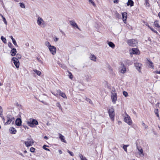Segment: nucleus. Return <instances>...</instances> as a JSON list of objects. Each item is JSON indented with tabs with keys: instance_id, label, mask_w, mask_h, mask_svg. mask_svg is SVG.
<instances>
[{
	"instance_id": "f257e3e1",
	"label": "nucleus",
	"mask_w": 160,
	"mask_h": 160,
	"mask_svg": "<svg viewBox=\"0 0 160 160\" xmlns=\"http://www.w3.org/2000/svg\"><path fill=\"white\" fill-rule=\"evenodd\" d=\"M27 124L31 128H34L36 125L38 124V121L36 119L30 118L27 122Z\"/></svg>"
},
{
	"instance_id": "f03ea898",
	"label": "nucleus",
	"mask_w": 160,
	"mask_h": 160,
	"mask_svg": "<svg viewBox=\"0 0 160 160\" xmlns=\"http://www.w3.org/2000/svg\"><path fill=\"white\" fill-rule=\"evenodd\" d=\"M111 98L112 102L115 104L117 100V94L115 88L111 92Z\"/></svg>"
},
{
	"instance_id": "7ed1b4c3",
	"label": "nucleus",
	"mask_w": 160,
	"mask_h": 160,
	"mask_svg": "<svg viewBox=\"0 0 160 160\" xmlns=\"http://www.w3.org/2000/svg\"><path fill=\"white\" fill-rule=\"evenodd\" d=\"M6 119L7 121L5 123V125L9 124L12 122V124L14 123L15 118L11 115L8 114L6 116Z\"/></svg>"
},
{
	"instance_id": "20e7f679",
	"label": "nucleus",
	"mask_w": 160,
	"mask_h": 160,
	"mask_svg": "<svg viewBox=\"0 0 160 160\" xmlns=\"http://www.w3.org/2000/svg\"><path fill=\"white\" fill-rule=\"evenodd\" d=\"M127 43L129 46L131 47L136 46L138 43L137 40L134 39L128 40Z\"/></svg>"
},
{
	"instance_id": "39448f33",
	"label": "nucleus",
	"mask_w": 160,
	"mask_h": 160,
	"mask_svg": "<svg viewBox=\"0 0 160 160\" xmlns=\"http://www.w3.org/2000/svg\"><path fill=\"white\" fill-rule=\"evenodd\" d=\"M37 22L38 25L42 28H44L46 26L45 22L40 17L38 18Z\"/></svg>"
},
{
	"instance_id": "423d86ee",
	"label": "nucleus",
	"mask_w": 160,
	"mask_h": 160,
	"mask_svg": "<svg viewBox=\"0 0 160 160\" xmlns=\"http://www.w3.org/2000/svg\"><path fill=\"white\" fill-rule=\"evenodd\" d=\"M27 141L24 142L25 144L27 147L32 146L34 143V141L31 137L27 138Z\"/></svg>"
},
{
	"instance_id": "0eeeda50",
	"label": "nucleus",
	"mask_w": 160,
	"mask_h": 160,
	"mask_svg": "<svg viewBox=\"0 0 160 160\" xmlns=\"http://www.w3.org/2000/svg\"><path fill=\"white\" fill-rule=\"evenodd\" d=\"M108 113L111 119L112 120L114 119L115 116L114 109L113 108H111L108 110Z\"/></svg>"
},
{
	"instance_id": "6e6552de",
	"label": "nucleus",
	"mask_w": 160,
	"mask_h": 160,
	"mask_svg": "<svg viewBox=\"0 0 160 160\" xmlns=\"http://www.w3.org/2000/svg\"><path fill=\"white\" fill-rule=\"evenodd\" d=\"M125 114L126 115L127 117H125L124 119V121L127 123L129 125H131L132 123V120L131 119L130 117V116L128 115L126 112H125Z\"/></svg>"
},
{
	"instance_id": "1a4fd4ad",
	"label": "nucleus",
	"mask_w": 160,
	"mask_h": 160,
	"mask_svg": "<svg viewBox=\"0 0 160 160\" xmlns=\"http://www.w3.org/2000/svg\"><path fill=\"white\" fill-rule=\"evenodd\" d=\"M12 60L13 61V62L16 68H18L20 65V63L19 60H16L15 57H13L12 59Z\"/></svg>"
},
{
	"instance_id": "9d476101",
	"label": "nucleus",
	"mask_w": 160,
	"mask_h": 160,
	"mask_svg": "<svg viewBox=\"0 0 160 160\" xmlns=\"http://www.w3.org/2000/svg\"><path fill=\"white\" fill-rule=\"evenodd\" d=\"M48 49L52 54L54 55L56 54V48L55 46H52L49 48Z\"/></svg>"
},
{
	"instance_id": "9b49d317",
	"label": "nucleus",
	"mask_w": 160,
	"mask_h": 160,
	"mask_svg": "<svg viewBox=\"0 0 160 160\" xmlns=\"http://www.w3.org/2000/svg\"><path fill=\"white\" fill-rule=\"evenodd\" d=\"M142 64L139 63H135L134 66L136 69L139 72H141V66Z\"/></svg>"
},
{
	"instance_id": "f8f14e48",
	"label": "nucleus",
	"mask_w": 160,
	"mask_h": 160,
	"mask_svg": "<svg viewBox=\"0 0 160 160\" xmlns=\"http://www.w3.org/2000/svg\"><path fill=\"white\" fill-rule=\"evenodd\" d=\"M69 23L70 25L72 26L73 27L76 28L80 30V28H79L78 25L76 23L75 21L73 20L69 21Z\"/></svg>"
},
{
	"instance_id": "ddd939ff",
	"label": "nucleus",
	"mask_w": 160,
	"mask_h": 160,
	"mask_svg": "<svg viewBox=\"0 0 160 160\" xmlns=\"http://www.w3.org/2000/svg\"><path fill=\"white\" fill-rule=\"evenodd\" d=\"M57 91L59 93V95L64 98H67V96L65 93L62 92L60 89L57 90Z\"/></svg>"
},
{
	"instance_id": "4468645a",
	"label": "nucleus",
	"mask_w": 160,
	"mask_h": 160,
	"mask_svg": "<svg viewBox=\"0 0 160 160\" xmlns=\"http://www.w3.org/2000/svg\"><path fill=\"white\" fill-rule=\"evenodd\" d=\"M16 124L18 126H20L22 124V120L19 118H17L15 121Z\"/></svg>"
},
{
	"instance_id": "2eb2a0df",
	"label": "nucleus",
	"mask_w": 160,
	"mask_h": 160,
	"mask_svg": "<svg viewBox=\"0 0 160 160\" xmlns=\"http://www.w3.org/2000/svg\"><path fill=\"white\" fill-rule=\"evenodd\" d=\"M9 130L10 133L12 134H15L17 132V130L16 129L12 127L10 128Z\"/></svg>"
},
{
	"instance_id": "dca6fc26",
	"label": "nucleus",
	"mask_w": 160,
	"mask_h": 160,
	"mask_svg": "<svg viewBox=\"0 0 160 160\" xmlns=\"http://www.w3.org/2000/svg\"><path fill=\"white\" fill-rule=\"evenodd\" d=\"M17 50L16 49L14 48H12V50L10 51V53H11V55L12 56H14L17 53Z\"/></svg>"
},
{
	"instance_id": "f3484780",
	"label": "nucleus",
	"mask_w": 160,
	"mask_h": 160,
	"mask_svg": "<svg viewBox=\"0 0 160 160\" xmlns=\"http://www.w3.org/2000/svg\"><path fill=\"white\" fill-rule=\"evenodd\" d=\"M59 137L62 142L67 143V142L65 139L64 137L60 133L59 134Z\"/></svg>"
},
{
	"instance_id": "a211bd4d",
	"label": "nucleus",
	"mask_w": 160,
	"mask_h": 160,
	"mask_svg": "<svg viewBox=\"0 0 160 160\" xmlns=\"http://www.w3.org/2000/svg\"><path fill=\"white\" fill-rule=\"evenodd\" d=\"M127 13L126 12H124L122 13V19L124 22H125L124 21H126L127 19Z\"/></svg>"
},
{
	"instance_id": "6ab92c4d",
	"label": "nucleus",
	"mask_w": 160,
	"mask_h": 160,
	"mask_svg": "<svg viewBox=\"0 0 160 160\" xmlns=\"http://www.w3.org/2000/svg\"><path fill=\"white\" fill-rule=\"evenodd\" d=\"M147 60L148 62V65L150 66L152 68H153L154 66L153 65V63L152 61L149 58H147Z\"/></svg>"
},
{
	"instance_id": "aec40b11",
	"label": "nucleus",
	"mask_w": 160,
	"mask_h": 160,
	"mask_svg": "<svg viewBox=\"0 0 160 160\" xmlns=\"http://www.w3.org/2000/svg\"><path fill=\"white\" fill-rule=\"evenodd\" d=\"M134 2L132 0H128V2L127 3V5L128 6H130L131 7H132L133 6Z\"/></svg>"
},
{
	"instance_id": "412c9836",
	"label": "nucleus",
	"mask_w": 160,
	"mask_h": 160,
	"mask_svg": "<svg viewBox=\"0 0 160 160\" xmlns=\"http://www.w3.org/2000/svg\"><path fill=\"white\" fill-rule=\"evenodd\" d=\"M132 53L133 54H137L139 51L138 50L137 48H132Z\"/></svg>"
},
{
	"instance_id": "4be33fe9",
	"label": "nucleus",
	"mask_w": 160,
	"mask_h": 160,
	"mask_svg": "<svg viewBox=\"0 0 160 160\" xmlns=\"http://www.w3.org/2000/svg\"><path fill=\"white\" fill-rule=\"evenodd\" d=\"M137 149L139 151L140 153L139 154L140 155H142V156H144V153L143 152V151L142 149V148L141 147H137Z\"/></svg>"
},
{
	"instance_id": "5701e85b",
	"label": "nucleus",
	"mask_w": 160,
	"mask_h": 160,
	"mask_svg": "<svg viewBox=\"0 0 160 160\" xmlns=\"http://www.w3.org/2000/svg\"><path fill=\"white\" fill-rule=\"evenodd\" d=\"M90 59L92 60L93 61H96V57L93 54H91L90 57Z\"/></svg>"
},
{
	"instance_id": "b1692460",
	"label": "nucleus",
	"mask_w": 160,
	"mask_h": 160,
	"mask_svg": "<svg viewBox=\"0 0 160 160\" xmlns=\"http://www.w3.org/2000/svg\"><path fill=\"white\" fill-rule=\"evenodd\" d=\"M108 44L109 47L112 48H114L115 47L114 44L111 42H108Z\"/></svg>"
},
{
	"instance_id": "393cba45",
	"label": "nucleus",
	"mask_w": 160,
	"mask_h": 160,
	"mask_svg": "<svg viewBox=\"0 0 160 160\" xmlns=\"http://www.w3.org/2000/svg\"><path fill=\"white\" fill-rule=\"evenodd\" d=\"M154 112L156 116L158 117L159 119H160V118L158 114V109H156L154 110Z\"/></svg>"
},
{
	"instance_id": "a878e982",
	"label": "nucleus",
	"mask_w": 160,
	"mask_h": 160,
	"mask_svg": "<svg viewBox=\"0 0 160 160\" xmlns=\"http://www.w3.org/2000/svg\"><path fill=\"white\" fill-rule=\"evenodd\" d=\"M154 25L155 27L158 28H160V26L159 25L158 23V21L157 20L155 21L154 22Z\"/></svg>"
},
{
	"instance_id": "bb28decb",
	"label": "nucleus",
	"mask_w": 160,
	"mask_h": 160,
	"mask_svg": "<svg viewBox=\"0 0 160 160\" xmlns=\"http://www.w3.org/2000/svg\"><path fill=\"white\" fill-rule=\"evenodd\" d=\"M79 156L81 160H87L86 158L85 157H83L82 154H79Z\"/></svg>"
},
{
	"instance_id": "cd10ccee",
	"label": "nucleus",
	"mask_w": 160,
	"mask_h": 160,
	"mask_svg": "<svg viewBox=\"0 0 160 160\" xmlns=\"http://www.w3.org/2000/svg\"><path fill=\"white\" fill-rule=\"evenodd\" d=\"M33 71L36 73L38 75L40 76L41 74V72L40 71L36 69H34L33 70Z\"/></svg>"
},
{
	"instance_id": "c85d7f7f",
	"label": "nucleus",
	"mask_w": 160,
	"mask_h": 160,
	"mask_svg": "<svg viewBox=\"0 0 160 160\" xmlns=\"http://www.w3.org/2000/svg\"><path fill=\"white\" fill-rule=\"evenodd\" d=\"M21 57L22 56L21 54L18 53L16 54V57H15V58H16V60H18V59L21 58Z\"/></svg>"
},
{
	"instance_id": "c756f323",
	"label": "nucleus",
	"mask_w": 160,
	"mask_h": 160,
	"mask_svg": "<svg viewBox=\"0 0 160 160\" xmlns=\"http://www.w3.org/2000/svg\"><path fill=\"white\" fill-rule=\"evenodd\" d=\"M86 79L87 81H89L91 79V76L86 75L85 76Z\"/></svg>"
},
{
	"instance_id": "7c9ffc66",
	"label": "nucleus",
	"mask_w": 160,
	"mask_h": 160,
	"mask_svg": "<svg viewBox=\"0 0 160 160\" xmlns=\"http://www.w3.org/2000/svg\"><path fill=\"white\" fill-rule=\"evenodd\" d=\"M122 68L120 70V72L122 73H124L126 70V68Z\"/></svg>"
},
{
	"instance_id": "2f4dec72",
	"label": "nucleus",
	"mask_w": 160,
	"mask_h": 160,
	"mask_svg": "<svg viewBox=\"0 0 160 160\" xmlns=\"http://www.w3.org/2000/svg\"><path fill=\"white\" fill-rule=\"evenodd\" d=\"M56 105L57 107H58L59 109H60L62 111V107L59 102L57 103L56 104Z\"/></svg>"
},
{
	"instance_id": "473e14b6",
	"label": "nucleus",
	"mask_w": 160,
	"mask_h": 160,
	"mask_svg": "<svg viewBox=\"0 0 160 160\" xmlns=\"http://www.w3.org/2000/svg\"><path fill=\"white\" fill-rule=\"evenodd\" d=\"M1 39L4 43H6V39L3 36H2L1 37Z\"/></svg>"
},
{
	"instance_id": "72a5a7b5",
	"label": "nucleus",
	"mask_w": 160,
	"mask_h": 160,
	"mask_svg": "<svg viewBox=\"0 0 160 160\" xmlns=\"http://www.w3.org/2000/svg\"><path fill=\"white\" fill-rule=\"evenodd\" d=\"M45 45L48 47V48L52 46L51 45L50 43L48 42H45Z\"/></svg>"
},
{
	"instance_id": "f704fd0d",
	"label": "nucleus",
	"mask_w": 160,
	"mask_h": 160,
	"mask_svg": "<svg viewBox=\"0 0 160 160\" xmlns=\"http://www.w3.org/2000/svg\"><path fill=\"white\" fill-rule=\"evenodd\" d=\"M48 146L46 145H44L43 147H42V148L44 149H45V150H46V151H50V150H49V149L48 148H47L46 147H48Z\"/></svg>"
},
{
	"instance_id": "c9c22d12",
	"label": "nucleus",
	"mask_w": 160,
	"mask_h": 160,
	"mask_svg": "<svg viewBox=\"0 0 160 160\" xmlns=\"http://www.w3.org/2000/svg\"><path fill=\"white\" fill-rule=\"evenodd\" d=\"M129 145H124L123 147V148L124 150L126 152H127V148L129 146Z\"/></svg>"
},
{
	"instance_id": "e433bc0d",
	"label": "nucleus",
	"mask_w": 160,
	"mask_h": 160,
	"mask_svg": "<svg viewBox=\"0 0 160 160\" xmlns=\"http://www.w3.org/2000/svg\"><path fill=\"white\" fill-rule=\"evenodd\" d=\"M59 93L57 92V91L56 92H52V93L56 97H58L59 95Z\"/></svg>"
},
{
	"instance_id": "4c0bfd02",
	"label": "nucleus",
	"mask_w": 160,
	"mask_h": 160,
	"mask_svg": "<svg viewBox=\"0 0 160 160\" xmlns=\"http://www.w3.org/2000/svg\"><path fill=\"white\" fill-rule=\"evenodd\" d=\"M8 46L11 48H13V46L12 43L10 42H9L8 44Z\"/></svg>"
},
{
	"instance_id": "58836bf2",
	"label": "nucleus",
	"mask_w": 160,
	"mask_h": 160,
	"mask_svg": "<svg viewBox=\"0 0 160 160\" xmlns=\"http://www.w3.org/2000/svg\"><path fill=\"white\" fill-rule=\"evenodd\" d=\"M85 98V99L87 102H89V103L90 104H92V101L90 99L87 98L86 97Z\"/></svg>"
},
{
	"instance_id": "ea45409f",
	"label": "nucleus",
	"mask_w": 160,
	"mask_h": 160,
	"mask_svg": "<svg viewBox=\"0 0 160 160\" xmlns=\"http://www.w3.org/2000/svg\"><path fill=\"white\" fill-rule=\"evenodd\" d=\"M89 2H90L94 7H95L96 5L95 3L92 0H88Z\"/></svg>"
},
{
	"instance_id": "a19ab883",
	"label": "nucleus",
	"mask_w": 160,
	"mask_h": 160,
	"mask_svg": "<svg viewBox=\"0 0 160 160\" xmlns=\"http://www.w3.org/2000/svg\"><path fill=\"white\" fill-rule=\"evenodd\" d=\"M123 95H124L125 97H127L128 96V92L125 91L123 92Z\"/></svg>"
},
{
	"instance_id": "79ce46f5",
	"label": "nucleus",
	"mask_w": 160,
	"mask_h": 160,
	"mask_svg": "<svg viewBox=\"0 0 160 160\" xmlns=\"http://www.w3.org/2000/svg\"><path fill=\"white\" fill-rule=\"evenodd\" d=\"M20 6L22 8H25V5L23 3H20Z\"/></svg>"
},
{
	"instance_id": "37998d69",
	"label": "nucleus",
	"mask_w": 160,
	"mask_h": 160,
	"mask_svg": "<svg viewBox=\"0 0 160 160\" xmlns=\"http://www.w3.org/2000/svg\"><path fill=\"white\" fill-rule=\"evenodd\" d=\"M12 41V42L13 43V44H14V45L16 47H18V45L17 44V43H16V40H15L14 39V40H13Z\"/></svg>"
},
{
	"instance_id": "c03bdc74",
	"label": "nucleus",
	"mask_w": 160,
	"mask_h": 160,
	"mask_svg": "<svg viewBox=\"0 0 160 160\" xmlns=\"http://www.w3.org/2000/svg\"><path fill=\"white\" fill-rule=\"evenodd\" d=\"M145 3L147 6H150V4L149 3V0H145Z\"/></svg>"
},
{
	"instance_id": "a18cd8bd",
	"label": "nucleus",
	"mask_w": 160,
	"mask_h": 160,
	"mask_svg": "<svg viewBox=\"0 0 160 160\" xmlns=\"http://www.w3.org/2000/svg\"><path fill=\"white\" fill-rule=\"evenodd\" d=\"M142 125L144 127L145 129H147L148 128V127L147 125H146L144 122H142Z\"/></svg>"
},
{
	"instance_id": "49530a36",
	"label": "nucleus",
	"mask_w": 160,
	"mask_h": 160,
	"mask_svg": "<svg viewBox=\"0 0 160 160\" xmlns=\"http://www.w3.org/2000/svg\"><path fill=\"white\" fill-rule=\"evenodd\" d=\"M67 152L71 156H73L74 154L72 152L68 150H67Z\"/></svg>"
},
{
	"instance_id": "de8ad7c7",
	"label": "nucleus",
	"mask_w": 160,
	"mask_h": 160,
	"mask_svg": "<svg viewBox=\"0 0 160 160\" xmlns=\"http://www.w3.org/2000/svg\"><path fill=\"white\" fill-rule=\"evenodd\" d=\"M35 148L33 147H31L30 149V151L32 152H34Z\"/></svg>"
},
{
	"instance_id": "09e8293b",
	"label": "nucleus",
	"mask_w": 160,
	"mask_h": 160,
	"mask_svg": "<svg viewBox=\"0 0 160 160\" xmlns=\"http://www.w3.org/2000/svg\"><path fill=\"white\" fill-rule=\"evenodd\" d=\"M2 18L3 19V20L4 21V22L6 25H7V22L5 18L3 16H2Z\"/></svg>"
},
{
	"instance_id": "8fccbe9b",
	"label": "nucleus",
	"mask_w": 160,
	"mask_h": 160,
	"mask_svg": "<svg viewBox=\"0 0 160 160\" xmlns=\"http://www.w3.org/2000/svg\"><path fill=\"white\" fill-rule=\"evenodd\" d=\"M22 127L24 128L25 130H26L27 129H28L29 128L26 125H22Z\"/></svg>"
},
{
	"instance_id": "3c124183",
	"label": "nucleus",
	"mask_w": 160,
	"mask_h": 160,
	"mask_svg": "<svg viewBox=\"0 0 160 160\" xmlns=\"http://www.w3.org/2000/svg\"><path fill=\"white\" fill-rule=\"evenodd\" d=\"M68 73H69V74H70V75H69V78L70 79H72V78H73V76H72V73L69 71H68Z\"/></svg>"
},
{
	"instance_id": "603ef678",
	"label": "nucleus",
	"mask_w": 160,
	"mask_h": 160,
	"mask_svg": "<svg viewBox=\"0 0 160 160\" xmlns=\"http://www.w3.org/2000/svg\"><path fill=\"white\" fill-rule=\"evenodd\" d=\"M121 68H125V66L124 64L122 62H121Z\"/></svg>"
},
{
	"instance_id": "864d4df0",
	"label": "nucleus",
	"mask_w": 160,
	"mask_h": 160,
	"mask_svg": "<svg viewBox=\"0 0 160 160\" xmlns=\"http://www.w3.org/2000/svg\"><path fill=\"white\" fill-rule=\"evenodd\" d=\"M3 113V109L1 110H0V117H2V115Z\"/></svg>"
},
{
	"instance_id": "5fc2aeb1",
	"label": "nucleus",
	"mask_w": 160,
	"mask_h": 160,
	"mask_svg": "<svg viewBox=\"0 0 160 160\" xmlns=\"http://www.w3.org/2000/svg\"><path fill=\"white\" fill-rule=\"evenodd\" d=\"M126 63H127L128 64H131V62L130 61L128 60H127Z\"/></svg>"
},
{
	"instance_id": "6e6d98bb",
	"label": "nucleus",
	"mask_w": 160,
	"mask_h": 160,
	"mask_svg": "<svg viewBox=\"0 0 160 160\" xmlns=\"http://www.w3.org/2000/svg\"><path fill=\"white\" fill-rule=\"evenodd\" d=\"M58 40V38L57 37H55L54 39L55 42H57Z\"/></svg>"
},
{
	"instance_id": "4d7b16f0",
	"label": "nucleus",
	"mask_w": 160,
	"mask_h": 160,
	"mask_svg": "<svg viewBox=\"0 0 160 160\" xmlns=\"http://www.w3.org/2000/svg\"><path fill=\"white\" fill-rule=\"evenodd\" d=\"M114 3H118V0H113Z\"/></svg>"
},
{
	"instance_id": "13d9d810",
	"label": "nucleus",
	"mask_w": 160,
	"mask_h": 160,
	"mask_svg": "<svg viewBox=\"0 0 160 160\" xmlns=\"http://www.w3.org/2000/svg\"><path fill=\"white\" fill-rule=\"evenodd\" d=\"M155 72L156 73H158L160 74V71H155Z\"/></svg>"
},
{
	"instance_id": "bf43d9fd",
	"label": "nucleus",
	"mask_w": 160,
	"mask_h": 160,
	"mask_svg": "<svg viewBox=\"0 0 160 160\" xmlns=\"http://www.w3.org/2000/svg\"><path fill=\"white\" fill-rule=\"evenodd\" d=\"M58 64L61 67H62V66H63V65L62 64H61L60 62H58Z\"/></svg>"
},
{
	"instance_id": "052dcab7",
	"label": "nucleus",
	"mask_w": 160,
	"mask_h": 160,
	"mask_svg": "<svg viewBox=\"0 0 160 160\" xmlns=\"http://www.w3.org/2000/svg\"><path fill=\"white\" fill-rule=\"evenodd\" d=\"M60 32L62 33L64 35H65V34L64 32H63L62 30H60Z\"/></svg>"
},
{
	"instance_id": "680f3d73",
	"label": "nucleus",
	"mask_w": 160,
	"mask_h": 160,
	"mask_svg": "<svg viewBox=\"0 0 160 160\" xmlns=\"http://www.w3.org/2000/svg\"><path fill=\"white\" fill-rule=\"evenodd\" d=\"M150 29L153 32H154V31H155L156 30H155L153 28H150Z\"/></svg>"
},
{
	"instance_id": "e2e57ef3",
	"label": "nucleus",
	"mask_w": 160,
	"mask_h": 160,
	"mask_svg": "<svg viewBox=\"0 0 160 160\" xmlns=\"http://www.w3.org/2000/svg\"><path fill=\"white\" fill-rule=\"evenodd\" d=\"M10 38L12 41L14 39L13 38V37L12 36H10Z\"/></svg>"
},
{
	"instance_id": "0e129e2a",
	"label": "nucleus",
	"mask_w": 160,
	"mask_h": 160,
	"mask_svg": "<svg viewBox=\"0 0 160 160\" xmlns=\"http://www.w3.org/2000/svg\"><path fill=\"white\" fill-rule=\"evenodd\" d=\"M0 117L2 118V120L4 121L5 120V119H4V117L2 116V117Z\"/></svg>"
},
{
	"instance_id": "69168bd1",
	"label": "nucleus",
	"mask_w": 160,
	"mask_h": 160,
	"mask_svg": "<svg viewBox=\"0 0 160 160\" xmlns=\"http://www.w3.org/2000/svg\"><path fill=\"white\" fill-rule=\"evenodd\" d=\"M44 138L46 139H48V138L47 136H45L44 137Z\"/></svg>"
},
{
	"instance_id": "338daca9",
	"label": "nucleus",
	"mask_w": 160,
	"mask_h": 160,
	"mask_svg": "<svg viewBox=\"0 0 160 160\" xmlns=\"http://www.w3.org/2000/svg\"><path fill=\"white\" fill-rule=\"evenodd\" d=\"M59 152L60 154L62 153V151L60 150H59Z\"/></svg>"
},
{
	"instance_id": "774afa93",
	"label": "nucleus",
	"mask_w": 160,
	"mask_h": 160,
	"mask_svg": "<svg viewBox=\"0 0 160 160\" xmlns=\"http://www.w3.org/2000/svg\"><path fill=\"white\" fill-rule=\"evenodd\" d=\"M158 16L159 18H160V12L158 14Z\"/></svg>"
}]
</instances>
